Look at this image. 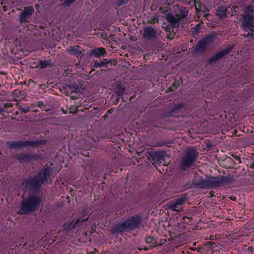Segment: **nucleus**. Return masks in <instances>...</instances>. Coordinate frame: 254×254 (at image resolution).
Instances as JSON below:
<instances>
[{"label": "nucleus", "mask_w": 254, "mask_h": 254, "mask_svg": "<svg viewBox=\"0 0 254 254\" xmlns=\"http://www.w3.org/2000/svg\"><path fill=\"white\" fill-rule=\"evenodd\" d=\"M175 33H171L168 35L167 37H168V38H169L170 39H174V38L175 37Z\"/></svg>", "instance_id": "72a5a7b5"}, {"label": "nucleus", "mask_w": 254, "mask_h": 254, "mask_svg": "<svg viewBox=\"0 0 254 254\" xmlns=\"http://www.w3.org/2000/svg\"><path fill=\"white\" fill-rule=\"evenodd\" d=\"M183 221H182V222H184L186 223H189L191 221V218L185 216L183 218Z\"/></svg>", "instance_id": "c756f323"}, {"label": "nucleus", "mask_w": 254, "mask_h": 254, "mask_svg": "<svg viewBox=\"0 0 254 254\" xmlns=\"http://www.w3.org/2000/svg\"><path fill=\"white\" fill-rule=\"evenodd\" d=\"M75 95H72L70 94V97L73 99H76L78 98V94L76 93V91L75 92Z\"/></svg>", "instance_id": "c9c22d12"}, {"label": "nucleus", "mask_w": 254, "mask_h": 254, "mask_svg": "<svg viewBox=\"0 0 254 254\" xmlns=\"http://www.w3.org/2000/svg\"><path fill=\"white\" fill-rule=\"evenodd\" d=\"M150 156V159L154 161L155 163L165 161L166 157H168L166 153L164 151H151Z\"/></svg>", "instance_id": "9d476101"}, {"label": "nucleus", "mask_w": 254, "mask_h": 254, "mask_svg": "<svg viewBox=\"0 0 254 254\" xmlns=\"http://www.w3.org/2000/svg\"><path fill=\"white\" fill-rule=\"evenodd\" d=\"M66 86L70 91V94H74L79 88L78 85L76 83L66 84Z\"/></svg>", "instance_id": "5701e85b"}, {"label": "nucleus", "mask_w": 254, "mask_h": 254, "mask_svg": "<svg viewBox=\"0 0 254 254\" xmlns=\"http://www.w3.org/2000/svg\"><path fill=\"white\" fill-rule=\"evenodd\" d=\"M20 163H27L36 159V155L23 152L16 156Z\"/></svg>", "instance_id": "ddd939ff"}, {"label": "nucleus", "mask_w": 254, "mask_h": 254, "mask_svg": "<svg viewBox=\"0 0 254 254\" xmlns=\"http://www.w3.org/2000/svg\"><path fill=\"white\" fill-rule=\"evenodd\" d=\"M51 61L50 60H44L43 61H41L40 62V67L41 68H47L48 66H51Z\"/></svg>", "instance_id": "393cba45"}, {"label": "nucleus", "mask_w": 254, "mask_h": 254, "mask_svg": "<svg viewBox=\"0 0 254 254\" xmlns=\"http://www.w3.org/2000/svg\"><path fill=\"white\" fill-rule=\"evenodd\" d=\"M228 182L229 180L228 178L224 177L207 179V188H212L215 187H219Z\"/></svg>", "instance_id": "423d86ee"}, {"label": "nucleus", "mask_w": 254, "mask_h": 254, "mask_svg": "<svg viewBox=\"0 0 254 254\" xmlns=\"http://www.w3.org/2000/svg\"><path fill=\"white\" fill-rule=\"evenodd\" d=\"M111 112H112V109H110V110L108 111V113H111Z\"/></svg>", "instance_id": "3c124183"}, {"label": "nucleus", "mask_w": 254, "mask_h": 254, "mask_svg": "<svg viewBox=\"0 0 254 254\" xmlns=\"http://www.w3.org/2000/svg\"><path fill=\"white\" fill-rule=\"evenodd\" d=\"M93 55L96 57H101L106 54L105 49L103 48H96L92 51Z\"/></svg>", "instance_id": "6ab92c4d"}, {"label": "nucleus", "mask_w": 254, "mask_h": 254, "mask_svg": "<svg viewBox=\"0 0 254 254\" xmlns=\"http://www.w3.org/2000/svg\"><path fill=\"white\" fill-rule=\"evenodd\" d=\"M195 9L196 11V16H197V19H196V17L194 18V19L196 20H198L200 15L199 14V12H205L207 11L206 9V8L204 5H199L198 4L196 5L195 4Z\"/></svg>", "instance_id": "412c9836"}, {"label": "nucleus", "mask_w": 254, "mask_h": 254, "mask_svg": "<svg viewBox=\"0 0 254 254\" xmlns=\"http://www.w3.org/2000/svg\"><path fill=\"white\" fill-rule=\"evenodd\" d=\"M188 11L187 10L186 8L184 7H181L179 9V13L176 14L178 15V17L181 20L182 19L186 17L188 15Z\"/></svg>", "instance_id": "4be33fe9"}, {"label": "nucleus", "mask_w": 254, "mask_h": 254, "mask_svg": "<svg viewBox=\"0 0 254 254\" xmlns=\"http://www.w3.org/2000/svg\"><path fill=\"white\" fill-rule=\"evenodd\" d=\"M41 199L34 195H30L21 202V214H27L37 210L39 206Z\"/></svg>", "instance_id": "f257e3e1"}, {"label": "nucleus", "mask_w": 254, "mask_h": 254, "mask_svg": "<svg viewBox=\"0 0 254 254\" xmlns=\"http://www.w3.org/2000/svg\"><path fill=\"white\" fill-rule=\"evenodd\" d=\"M12 107V103H5L4 104V107L5 108H9V107Z\"/></svg>", "instance_id": "e433bc0d"}, {"label": "nucleus", "mask_w": 254, "mask_h": 254, "mask_svg": "<svg viewBox=\"0 0 254 254\" xmlns=\"http://www.w3.org/2000/svg\"><path fill=\"white\" fill-rule=\"evenodd\" d=\"M166 21L169 23L170 26L178 27L180 24L181 20L178 15L172 13H168L165 17Z\"/></svg>", "instance_id": "9b49d317"}, {"label": "nucleus", "mask_w": 254, "mask_h": 254, "mask_svg": "<svg viewBox=\"0 0 254 254\" xmlns=\"http://www.w3.org/2000/svg\"><path fill=\"white\" fill-rule=\"evenodd\" d=\"M164 144H165L164 143H162V144H161L159 145V146H160V145H164Z\"/></svg>", "instance_id": "864d4df0"}, {"label": "nucleus", "mask_w": 254, "mask_h": 254, "mask_svg": "<svg viewBox=\"0 0 254 254\" xmlns=\"http://www.w3.org/2000/svg\"><path fill=\"white\" fill-rule=\"evenodd\" d=\"M8 146L12 149H17L20 147H23V141H14L12 142H7Z\"/></svg>", "instance_id": "aec40b11"}, {"label": "nucleus", "mask_w": 254, "mask_h": 254, "mask_svg": "<svg viewBox=\"0 0 254 254\" xmlns=\"http://www.w3.org/2000/svg\"><path fill=\"white\" fill-rule=\"evenodd\" d=\"M176 88H177V86L175 85V84H174L173 85V86L170 87V89H171V91H174V90H175L176 89Z\"/></svg>", "instance_id": "4c0bfd02"}, {"label": "nucleus", "mask_w": 254, "mask_h": 254, "mask_svg": "<svg viewBox=\"0 0 254 254\" xmlns=\"http://www.w3.org/2000/svg\"><path fill=\"white\" fill-rule=\"evenodd\" d=\"M127 230L126 224L125 221H124L123 223H119L114 226L112 228L111 232L113 234H119Z\"/></svg>", "instance_id": "dca6fc26"}, {"label": "nucleus", "mask_w": 254, "mask_h": 254, "mask_svg": "<svg viewBox=\"0 0 254 254\" xmlns=\"http://www.w3.org/2000/svg\"><path fill=\"white\" fill-rule=\"evenodd\" d=\"M250 167L251 168H252V169H254V163H252L251 162L250 164Z\"/></svg>", "instance_id": "37998d69"}, {"label": "nucleus", "mask_w": 254, "mask_h": 254, "mask_svg": "<svg viewBox=\"0 0 254 254\" xmlns=\"http://www.w3.org/2000/svg\"><path fill=\"white\" fill-rule=\"evenodd\" d=\"M62 110H63V111L64 113V114H67V111H65V110H64L63 109H62Z\"/></svg>", "instance_id": "a18cd8bd"}, {"label": "nucleus", "mask_w": 254, "mask_h": 254, "mask_svg": "<svg viewBox=\"0 0 254 254\" xmlns=\"http://www.w3.org/2000/svg\"><path fill=\"white\" fill-rule=\"evenodd\" d=\"M69 71H70L69 69H65V72L66 74H69Z\"/></svg>", "instance_id": "c03bdc74"}, {"label": "nucleus", "mask_w": 254, "mask_h": 254, "mask_svg": "<svg viewBox=\"0 0 254 254\" xmlns=\"http://www.w3.org/2000/svg\"><path fill=\"white\" fill-rule=\"evenodd\" d=\"M209 15V14H204V16L206 18L207 17V16H208Z\"/></svg>", "instance_id": "de8ad7c7"}, {"label": "nucleus", "mask_w": 254, "mask_h": 254, "mask_svg": "<svg viewBox=\"0 0 254 254\" xmlns=\"http://www.w3.org/2000/svg\"><path fill=\"white\" fill-rule=\"evenodd\" d=\"M94 252H92L91 253H89L88 254H93Z\"/></svg>", "instance_id": "603ef678"}, {"label": "nucleus", "mask_w": 254, "mask_h": 254, "mask_svg": "<svg viewBox=\"0 0 254 254\" xmlns=\"http://www.w3.org/2000/svg\"><path fill=\"white\" fill-rule=\"evenodd\" d=\"M235 159H236V160L238 161L239 163H241V158H240V157L236 156V157H235Z\"/></svg>", "instance_id": "a19ab883"}, {"label": "nucleus", "mask_w": 254, "mask_h": 254, "mask_svg": "<svg viewBox=\"0 0 254 254\" xmlns=\"http://www.w3.org/2000/svg\"><path fill=\"white\" fill-rule=\"evenodd\" d=\"M199 25H196V27H199Z\"/></svg>", "instance_id": "5fc2aeb1"}, {"label": "nucleus", "mask_w": 254, "mask_h": 254, "mask_svg": "<svg viewBox=\"0 0 254 254\" xmlns=\"http://www.w3.org/2000/svg\"><path fill=\"white\" fill-rule=\"evenodd\" d=\"M64 91L63 93H64L66 95H68L69 94H70V91L69 90L67 87L64 88Z\"/></svg>", "instance_id": "f704fd0d"}, {"label": "nucleus", "mask_w": 254, "mask_h": 254, "mask_svg": "<svg viewBox=\"0 0 254 254\" xmlns=\"http://www.w3.org/2000/svg\"><path fill=\"white\" fill-rule=\"evenodd\" d=\"M193 184L199 188H207V179L195 178L193 180Z\"/></svg>", "instance_id": "a211bd4d"}, {"label": "nucleus", "mask_w": 254, "mask_h": 254, "mask_svg": "<svg viewBox=\"0 0 254 254\" xmlns=\"http://www.w3.org/2000/svg\"><path fill=\"white\" fill-rule=\"evenodd\" d=\"M254 12V10L252 7L248 6L247 7L246 10H245V14L250 13L253 14Z\"/></svg>", "instance_id": "c85d7f7f"}, {"label": "nucleus", "mask_w": 254, "mask_h": 254, "mask_svg": "<svg viewBox=\"0 0 254 254\" xmlns=\"http://www.w3.org/2000/svg\"><path fill=\"white\" fill-rule=\"evenodd\" d=\"M67 52L71 54L74 55L77 58H81L83 56L82 53L84 50L78 45H75L72 47H69L66 49Z\"/></svg>", "instance_id": "f8f14e48"}, {"label": "nucleus", "mask_w": 254, "mask_h": 254, "mask_svg": "<svg viewBox=\"0 0 254 254\" xmlns=\"http://www.w3.org/2000/svg\"><path fill=\"white\" fill-rule=\"evenodd\" d=\"M39 143V141L36 140L35 141H23V147L33 146L38 144Z\"/></svg>", "instance_id": "b1692460"}, {"label": "nucleus", "mask_w": 254, "mask_h": 254, "mask_svg": "<svg viewBox=\"0 0 254 254\" xmlns=\"http://www.w3.org/2000/svg\"><path fill=\"white\" fill-rule=\"evenodd\" d=\"M93 70H92L90 72H89V74H91V72L93 71Z\"/></svg>", "instance_id": "6e6d98bb"}, {"label": "nucleus", "mask_w": 254, "mask_h": 254, "mask_svg": "<svg viewBox=\"0 0 254 254\" xmlns=\"http://www.w3.org/2000/svg\"><path fill=\"white\" fill-rule=\"evenodd\" d=\"M20 110L23 113H27L30 111V107H27L26 108H21Z\"/></svg>", "instance_id": "2f4dec72"}, {"label": "nucleus", "mask_w": 254, "mask_h": 254, "mask_svg": "<svg viewBox=\"0 0 254 254\" xmlns=\"http://www.w3.org/2000/svg\"><path fill=\"white\" fill-rule=\"evenodd\" d=\"M231 198L234 200V198H233L232 197H231Z\"/></svg>", "instance_id": "bf43d9fd"}, {"label": "nucleus", "mask_w": 254, "mask_h": 254, "mask_svg": "<svg viewBox=\"0 0 254 254\" xmlns=\"http://www.w3.org/2000/svg\"><path fill=\"white\" fill-rule=\"evenodd\" d=\"M3 111V109L0 108V113Z\"/></svg>", "instance_id": "8fccbe9b"}, {"label": "nucleus", "mask_w": 254, "mask_h": 254, "mask_svg": "<svg viewBox=\"0 0 254 254\" xmlns=\"http://www.w3.org/2000/svg\"><path fill=\"white\" fill-rule=\"evenodd\" d=\"M249 30H245L246 31L245 32V33L244 34V35L245 37H247V36H249L250 35L253 34V32H252V33L251 31H250V32H249Z\"/></svg>", "instance_id": "473e14b6"}, {"label": "nucleus", "mask_w": 254, "mask_h": 254, "mask_svg": "<svg viewBox=\"0 0 254 254\" xmlns=\"http://www.w3.org/2000/svg\"><path fill=\"white\" fill-rule=\"evenodd\" d=\"M125 221L127 230H134L135 228H138L141 223L140 217L139 216H133L131 219Z\"/></svg>", "instance_id": "1a4fd4ad"}, {"label": "nucleus", "mask_w": 254, "mask_h": 254, "mask_svg": "<svg viewBox=\"0 0 254 254\" xmlns=\"http://www.w3.org/2000/svg\"><path fill=\"white\" fill-rule=\"evenodd\" d=\"M47 175H48L47 170L45 171L44 173L40 172L37 176H35L30 180H28L26 186L34 189H38L43 183Z\"/></svg>", "instance_id": "7ed1b4c3"}, {"label": "nucleus", "mask_w": 254, "mask_h": 254, "mask_svg": "<svg viewBox=\"0 0 254 254\" xmlns=\"http://www.w3.org/2000/svg\"><path fill=\"white\" fill-rule=\"evenodd\" d=\"M208 244H210V245H211V247H213L212 246H213V245H214V243H212V242H209V243H208Z\"/></svg>", "instance_id": "49530a36"}, {"label": "nucleus", "mask_w": 254, "mask_h": 254, "mask_svg": "<svg viewBox=\"0 0 254 254\" xmlns=\"http://www.w3.org/2000/svg\"><path fill=\"white\" fill-rule=\"evenodd\" d=\"M77 111H76V112H73V109L72 108H69V113H71V114H74L75 113H77Z\"/></svg>", "instance_id": "ea45409f"}, {"label": "nucleus", "mask_w": 254, "mask_h": 254, "mask_svg": "<svg viewBox=\"0 0 254 254\" xmlns=\"http://www.w3.org/2000/svg\"><path fill=\"white\" fill-rule=\"evenodd\" d=\"M34 11L32 7H25L22 12L20 13V20L21 22L25 21L26 19L31 16Z\"/></svg>", "instance_id": "2eb2a0df"}, {"label": "nucleus", "mask_w": 254, "mask_h": 254, "mask_svg": "<svg viewBox=\"0 0 254 254\" xmlns=\"http://www.w3.org/2000/svg\"><path fill=\"white\" fill-rule=\"evenodd\" d=\"M244 20L243 23L245 30H250L253 32L254 27V15L253 14L246 13L243 15Z\"/></svg>", "instance_id": "6e6552de"}, {"label": "nucleus", "mask_w": 254, "mask_h": 254, "mask_svg": "<svg viewBox=\"0 0 254 254\" xmlns=\"http://www.w3.org/2000/svg\"><path fill=\"white\" fill-rule=\"evenodd\" d=\"M230 51V49H226L223 50L216 55L213 56L211 59L210 60V62L211 63H216L218 61H219L220 59L224 57L226 55L228 54Z\"/></svg>", "instance_id": "f3484780"}, {"label": "nucleus", "mask_w": 254, "mask_h": 254, "mask_svg": "<svg viewBox=\"0 0 254 254\" xmlns=\"http://www.w3.org/2000/svg\"><path fill=\"white\" fill-rule=\"evenodd\" d=\"M159 34L156 29L151 26H146L143 29L142 37L147 41H154L156 40Z\"/></svg>", "instance_id": "39448f33"}, {"label": "nucleus", "mask_w": 254, "mask_h": 254, "mask_svg": "<svg viewBox=\"0 0 254 254\" xmlns=\"http://www.w3.org/2000/svg\"><path fill=\"white\" fill-rule=\"evenodd\" d=\"M111 64L112 65H116L117 62L115 60L107 61V59H104L103 61H96L94 63L93 67L97 68L101 67H107L108 64Z\"/></svg>", "instance_id": "4468645a"}, {"label": "nucleus", "mask_w": 254, "mask_h": 254, "mask_svg": "<svg viewBox=\"0 0 254 254\" xmlns=\"http://www.w3.org/2000/svg\"><path fill=\"white\" fill-rule=\"evenodd\" d=\"M153 241V238L152 237H148L146 238L145 242L146 243L151 244Z\"/></svg>", "instance_id": "7c9ffc66"}, {"label": "nucleus", "mask_w": 254, "mask_h": 254, "mask_svg": "<svg viewBox=\"0 0 254 254\" xmlns=\"http://www.w3.org/2000/svg\"><path fill=\"white\" fill-rule=\"evenodd\" d=\"M75 0H65L63 3V5L64 6H69L71 4H72Z\"/></svg>", "instance_id": "cd10ccee"}, {"label": "nucleus", "mask_w": 254, "mask_h": 254, "mask_svg": "<svg viewBox=\"0 0 254 254\" xmlns=\"http://www.w3.org/2000/svg\"><path fill=\"white\" fill-rule=\"evenodd\" d=\"M88 219V217L87 218H84V217H79L78 219H77L76 220V222H75L74 224L73 225V227H75L76 225H80L81 223H82L83 222L86 221Z\"/></svg>", "instance_id": "bb28decb"}, {"label": "nucleus", "mask_w": 254, "mask_h": 254, "mask_svg": "<svg viewBox=\"0 0 254 254\" xmlns=\"http://www.w3.org/2000/svg\"><path fill=\"white\" fill-rule=\"evenodd\" d=\"M120 1V4H123L127 2V0H119Z\"/></svg>", "instance_id": "58836bf2"}, {"label": "nucleus", "mask_w": 254, "mask_h": 254, "mask_svg": "<svg viewBox=\"0 0 254 254\" xmlns=\"http://www.w3.org/2000/svg\"><path fill=\"white\" fill-rule=\"evenodd\" d=\"M217 16L219 18H223L226 16V10L223 8L219 9L217 11Z\"/></svg>", "instance_id": "a878e982"}, {"label": "nucleus", "mask_w": 254, "mask_h": 254, "mask_svg": "<svg viewBox=\"0 0 254 254\" xmlns=\"http://www.w3.org/2000/svg\"><path fill=\"white\" fill-rule=\"evenodd\" d=\"M216 39V34H211L207 36L198 43L196 50L202 52L209 47Z\"/></svg>", "instance_id": "20e7f679"}, {"label": "nucleus", "mask_w": 254, "mask_h": 254, "mask_svg": "<svg viewBox=\"0 0 254 254\" xmlns=\"http://www.w3.org/2000/svg\"><path fill=\"white\" fill-rule=\"evenodd\" d=\"M231 198L234 200V198H233L232 197H231Z\"/></svg>", "instance_id": "4d7b16f0"}, {"label": "nucleus", "mask_w": 254, "mask_h": 254, "mask_svg": "<svg viewBox=\"0 0 254 254\" xmlns=\"http://www.w3.org/2000/svg\"><path fill=\"white\" fill-rule=\"evenodd\" d=\"M198 153L192 148H188L186 150L185 155L182 157L180 162V168L183 170L194 165L198 157Z\"/></svg>", "instance_id": "f03ea898"}, {"label": "nucleus", "mask_w": 254, "mask_h": 254, "mask_svg": "<svg viewBox=\"0 0 254 254\" xmlns=\"http://www.w3.org/2000/svg\"><path fill=\"white\" fill-rule=\"evenodd\" d=\"M163 9H164V8H163V7H160V8H159V10H160V11H161L162 12V13H164V14H166V11H162Z\"/></svg>", "instance_id": "79ce46f5"}, {"label": "nucleus", "mask_w": 254, "mask_h": 254, "mask_svg": "<svg viewBox=\"0 0 254 254\" xmlns=\"http://www.w3.org/2000/svg\"><path fill=\"white\" fill-rule=\"evenodd\" d=\"M210 239L211 240H214V236H211L210 238Z\"/></svg>", "instance_id": "09e8293b"}, {"label": "nucleus", "mask_w": 254, "mask_h": 254, "mask_svg": "<svg viewBox=\"0 0 254 254\" xmlns=\"http://www.w3.org/2000/svg\"><path fill=\"white\" fill-rule=\"evenodd\" d=\"M186 201V199L184 198H179L171 201L167 204L168 209H171L176 211H181L182 210V206Z\"/></svg>", "instance_id": "0eeeda50"}, {"label": "nucleus", "mask_w": 254, "mask_h": 254, "mask_svg": "<svg viewBox=\"0 0 254 254\" xmlns=\"http://www.w3.org/2000/svg\"><path fill=\"white\" fill-rule=\"evenodd\" d=\"M231 198L234 200V198H233L232 197H231Z\"/></svg>", "instance_id": "13d9d810"}]
</instances>
